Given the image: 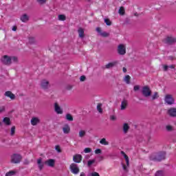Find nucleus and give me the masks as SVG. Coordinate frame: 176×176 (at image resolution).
Here are the masks:
<instances>
[{
	"label": "nucleus",
	"instance_id": "nucleus-57",
	"mask_svg": "<svg viewBox=\"0 0 176 176\" xmlns=\"http://www.w3.org/2000/svg\"><path fill=\"white\" fill-rule=\"evenodd\" d=\"M12 31H17V26H13Z\"/></svg>",
	"mask_w": 176,
	"mask_h": 176
},
{
	"label": "nucleus",
	"instance_id": "nucleus-59",
	"mask_svg": "<svg viewBox=\"0 0 176 176\" xmlns=\"http://www.w3.org/2000/svg\"><path fill=\"white\" fill-rule=\"evenodd\" d=\"M174 58H175L174 56H169V60H174Z\"/></svg>",
	"mask_w": 176,
	"mask_h": 176
},
{
	"label": "nucleus",
	"instance_id": "nucleus-18",
	"mask_svg": "<svg viewBox=\"0 0 176 176\" xmlns=\"http://www.w3.org/2000/svg\"><path fill=\"white\" fill-rule=\"evenodd\" d=\"M54 111L58 114L61 115L63 113V109H61V107H60V106H58V104L57 102H56L54 104Z\"/></svg>",
	"mask_w": 176,
	"mask_h": 176
},
{
	"label": "nucleus",
	"instance_id": "nucleus-7",
	"mask_svg": "<svg viewBox=\"0 0 176 176\" xmlns=\"http://www.w3.org/2000/svg\"><path fill=\"white\" fill-rule=\"evenodd\" d=\"M69 169L71 173H72L75 175H76V174H79L80 170H79V166H78V164L75 163H72L69 166Z\"/></svg>",
	"mask_w": 176,
	"mask_h": 176
},
{
	"label": "nucleus",
	"instance_id": "nucleus-23",
	"mask_svg": "<svg viewBox=\"0 0 176 176\" xmlns=\"http://www.w3.org/2000/svg\"><path fill=\"white\" fill-rule=\"evenodd\" d=\"M122 129L124 134H127L129 130H130V126H129V124L124 123Z\"/></svg>",
	"mask_w": 176,
	"mask_h": 176
},
{
	"label": "nucleus",
	"instance_id": "nucleus-61",
	"mask_svg": "<svg viewBox=\"0 0 176 176\" xmlns=\"http://www.w3.org/2000/svg\"><path fill=\"white\" fill-rule=\"evenodd\" d=\"M121 155H122L123 156H124V155H126V153H124V151H121Z\"/></svg>",
	"mask_w": 176,
	"mask_h": 176
},
{
	"label": "nucleus",
	"instance_id": "nucleus-54",
	"mask_svg": "<svg viewBox=\"0 0 176 176\" xmlns=\"http://www.w3.org/2000/svg\"><path fill=\"white\" fill-rule=\"evenodd\" d=\"M110 119L111 120H116V117L115 116H111Z\"/></svg>",
	"mask_w": 176,
	"mask_h": 176
},
{
	"label": "nucleus",
	"instance_id": "nucleus-5",
	"mask_svg": "<svg viewBox=\"0 0 176 176\" xmlns=\"http://www.w3.org/2000/svg\"><path fill=\"white\" fill-rule=\"evenodd\" d=\"M164 101L168 105H173L175 100H174V98H173V95L167 94L165 96Z\"/></svg>",
	"mask_w": 176,
	"mask_h": 176
},
{
	"label": "nucleus",
	"instance_id": "nucleus-25",
	"mask_svg": "<svg viewBox=\"0 0 176 176\" xmlns=\"http://www.w3.org/2000/svg\"><path fill=\"white\" fill-rule=\"evenodd\" d=\"M66 120L68 122H74V117L70 113H67L65 116Z\"/></svg>",
	"mask_w": 176,
	"mask_h": 176
},
{
	"label": "nucleus",
	"instance_id": "nucleus-38",
	"mask_svg": "<svg viewBox=\"0 0 176 176\" xmlns=\"http://www.w3.org/2000/svg\"><path fill=\"white\" fill-rule=\"evenodd\" d=\"M35 38L34 37H29V43H30V45H34V43H35Z\"/></svg>",
	"mask_w": 176,
	"mask_h": 176
},
{
	"label": "nucleus",
	"instance_id": "nucleus-41",
	"mask_svg": "<svg viewBox=\"0 0 176 176\" xmlns=\"http://www.w3.org/2000/svg\"><path fill=\"white\" fill-rule=\"evenodd\" d=\"M127 167H129V166H127V165L126 166L125 164H122V168H123L124 173H129V169L127 168Z\"/></svg>",
	"mask_w": 176,
	"mask_h": 176
},
{
	"label": "nucleus",
	"instance_id": "nucleus-49",
	"mask_svg": "<svg viewBox=\"0 0 176 176\" xmlns=\"http://www.w3.org/2000/svg\"><path fill=\"white\" fill-rule=\"evenodd\" d=\"M5 111H6L5 106H3V107H0V113H2V112H5Z\"/></svg>",
	"mask_w": 176,
	"mask_h": 176
},
{
	"label": "nucleus",
	"instance_id": "nucleus-48",
	"mask_svg": "<svg viewBox=\"0 0 176 176\" xmlns=\"http://www.w3.org/2000/svg\"><path fill=\"white\" fill-rule=\"evenodd\" d=\"M102 151H101V149H100V148H97L96 150H95V153L96 154V155H98V154H100V153H102Z\"/></svg>",
	"mask_w": 176,
	"mask_h": 176
},
{
	"label": "nucleus",
	"instance_id": "nucleus-53",
	"mask_svg": "<svg viewBox=\"0 0 176 176\" xmlns=\"http://www.w3.org/2000/svg\"><path fill=\"white\" fill-rule=\"evenodd\" d=\"M23 164H25V166L30 164V161H28V160H25V161L23 162Z\"/></svg>",
	"mask_w": 176,
	"mask_h": 176
},
{
	"label": "nucleus",
	"instance_id": "nucleus-46",
	"mask_svg": "<svg viewBox=\"0 0 176 176\" xmlns=\"http://www.w3.org/2000/svg\"><path fill=\"white\" fill-rule=\"evenodd\" d=\"M164 71L166 72V71H168V65H163Z\"/></svg>",
	"mask_w": 176,
	"mask_h": 176
},
{
	"label": "nucleus",
	"instance_id": "nucleus-12",
	"mask_svg": "<svg viewBox=\"0 0 176 176\" xmlns=\"http://www.w3.org/2000/svg\"><path fill=\"white\" fill-rule=\"evenodd\" d=\"M82 155L76 154L73 156V161L74 163H80V162H82Z\"/></svg>",
	"mask_w": 176,
	"mask_h": 176
},
{
	"label": "nucleus",
	"instance_id": "nucleus-15",
	"mask_svg": "<svg viewBox=\"0 0 176 176\" xmlns=\"http://www.w3.org/2000/svg\"><path fill=\"white\" fill-rule=\"evenodd\" d=\"M20 20L22 23H27L30 21V16L27 14H23L21 16Z\"/></svg>",
	"mask_w": 176,
	"mask_h": 176
},
{
	"label": "nucleus",
	"instance_id": "nucleus-50",
	"mask_svg": "<svg viewBox=\"0 0 176 176\" xmlns=\"http://www.w3.org/2000/svg\"><path fill=\"white\" fill-rule=\"evenodd\" d=\"M90 176H100V174L97 172H94L90 174Z\"/></svg>",
	"mask_w": 176,
	"mask_h": 176
},
{
	"label": "nucleus",
	"instance_id": "nucleus-14",
	"mask_svg": "<svg viewBox=\"0 0 176 176\" xmlns=\"http://www.w3.org/2000/svg\"><path fill=\"white\" fill-rule=\"evenodd\" d=\"M4 96H6V97H9V98H10V100H15L16 99V95H14L10 91H6L5 94H4Z\"/></svg>",
	"mask_w": 176,
	"mask_h": 176
},
{
	"label": "nucleus",
	"instance_id": "nucleus-32",
	"mask_svg": "<svg viewBox=\"0 0 176 176\" xmlns=\"http://www.w3.org/2000/svg\"><path fill=\"white\" fill-rule=\"evenodd\" d=\"M164 171L163 170H158L155 174V176H164Z\"/></svg>",
	"mask_w": 176,
	"mask_h": 176
},
{
	"label": "nucleus",
	"instance_id": "nucleus-60",
	"mask_svg": "<svg viewBox=\"0 0 176 176\" xmlns=\"http://www.w3.org/2000/svg\"><path fill=\"white\" fill-rule=\"evenodd\" d=\"M134 16H135L136 17H138V16H140V14H138L137 12L134 13Z\"/></svg>",
	"mask_w": 176,
	"mask_h": 176
},
{
	"label": "nucleus",
	"instance_id": "nucleus-6",
	"mask_svg": "<svg viewBox=\"0 0 176 176\" xmlns=\"http://www.w3.org/2000/svg\"><path fill=\"white\" fill-rule=\"evenodd\" d=\"M1 63L4 64V65H10V64H12V57L8 55H4L1 58Z\"/></svg>",
	"mask_w": 176,
	"mask_h": 176
},
{
	"label": "nucleus",
	"instance_id": "nucleus-26",
	"mask_svg": "<svg viewBox=\"0 0 176 176\" xmlns=\"http://www.w3.org/2000/svg\"><path fill=\"white\" fill-rule=\"evenodd\" d=\"M131 79V77H130L129 75L125 76V77L124 78V80L126 83V85H130Z\"/></svg>",
	"mask_w": 176,
	"mask_h": 176
},
{
	"label": "nucleus",
	"instance_id": "nucleus-44",
	"mask_svg": "<svg viewBox=\"0 0 176 176\" xmlns=\"http://www.w3.org/2000/svg\"><path fill=\"white\" fill-rule=\"evenodd\" d=\"M55 149L58 153H61V149H60V146L58 145L55 146Z\"/></svg>",
	"mask_w": 176,
	"mask_h": 176
},
{
	"label": "nucleus",
	"instance_id": "nucleus-1",
	"mask_svg": "<svg viewBox=\"0 0 176 176\" xmlns=\"http://www.w3.org/2000/svg\"><path fill=\"white\" fill-rule=\"evenodd\" d=\"M167 153L166 151H160L156 155H151L149 159L151 162H162L166 160Z\"/></svg>",
	"mask_w": 176,
	"mask_h": 176
},
{
	"label": "nucleus",
	"instance_id": "nucleus-3",
	"mask_svg": "<svg viewBox=\"0 0 176 176\" xmlns=\"http://www.w3.org/2000/svg\"><path fill=\"white\" fill-rule=\"evenodd\" d=\"M21 160H23V156L20 154L15 153L11 157V163H14V164H19Z\"/></svg>",
	"mask_w": 176,
	"mask_h": 176
},
{
	"label": "nucleus",
	"instance_id": "nucleus-21",
	"mask_svg": "<svg viewBox=\"0 0 176 176\" xmlns=\"http://www.w3.org/2000/svg\"><path fill=\"white\" fill-rule=\"evenodd\" d=\"M3 123L6 124V126H10L12 124V122L10 121V118L6 117L3 119Z\"/></svg>",
	"mask_w": 176,
	"mask_h": 176
},
{
	"label": "nucleus",
	"instance_id": "nucleus-8",
	"mask_svg": "<svg viewBox=\"0 0 176 176\" xmlns=\"http://www.w3.org/2000/svg\"><path fill=\"white\" fill-rule=\"evenodd\" d=\"M118 53L120 56H124L126 53V46L123 44H120L118 47Z\"/></svg>",
	"mask_w": 176,
	"mask_h": 176
},
{
	"label": "nucleus",
	"instance_id": "nucleus-47",
	"mask_svg": "<svg viewBox=\"0 0 176 176\" xmlns=\"http://www.w3.org/2000/svg\"><path fill=\"white\" fill-rule=\"evenodd\" d=\"M134 91H138L140 90V85H135L133 87Z\"/></svg>",
	"mask_w": 176,
	"mask_h": 176
},
{
	"label": "nucleus",
	"instance_id": "nucleus-56",
	"mask_svg": "<svg viewBox=\"0 0 176 176\" xmlns=\"http://www.w3.org/2000/svg\"><path fill=\"white\" fill-rule=\"evenodd\" d=\"M66 89L67 90H71L72 89V85H67Z\"/></svg>",
	"mask_w": 176,
	"mask_h": 176
},
{
	"label": "nucleus",
	"instance_id": "nucleus-40",
	"mask_svg": "<svg viewBox=\"0 0 176 176\" xmlns=\"http://www.w3.org/2000/svg\"><path fill=\"white\" fill-rule=\"evenodd\" d=\"M15 174H16V171L10 170L6 174V176H12V175H14Z\"/></svg>",
	"mask_w": 176,
	"mask_h": 176
},
{
	"label": "nucleus",
	"instance_id": "nucleus-51",
	"mask_svg": "<svg viewBox=\"0 0 176 176\" xmlns=\"http://www.w3.org/2000/svg\"><path fill=\"white\" fill-rule=\"evenodd\" d=\"M12 60V61H14V63H17V61H18V59H17V57H16V56H12V58H11V60Z\"/></svg>",
	"mask_w": 176,
	"mask_h": 176
},
{
	"label": "nucleus",
	"instance_id": "nucleus-24",
	"mask_svg": "<svg viewBox=\"0 0 176 176\" xmlns=\"http://www.w3.org/2000/svg\"><path fill=\"white\" fill-rule=\"evenodd\" d=\"M37 164L38 165V168L40 171H42V169L43 168L44 164L42 163V158H39L37 160Z\"/></svg>",
	"mask_w": 176,
	"mask_h": 176
},
{
	"label": "nucleus",
	"instance_id": "nucleus-4",
	"mask_svg": "<svg viewBox=\"0 0 176 176\" xmlns=\"http://www.w3.org/2000/svg\"><path fill=\"white\" fill-rule=\"evenodd\" d=\"M162 42L165 43V45H174V43H176V38L168 36L162 40Z\"/></svg>",
	"mask_w": 176,
	"mask_h": 176
},
{
	"label": "nucleus",
	"instance_id": "nucleus-11",
	"mask_svg": "<svg viewBox=\"0 0 176 176\" xmlns=\"http://www.w3.org/2000/svg\"><path fill=\"white\" fill-rule=\"evenodd\" d=\"M167 113L170 118H176V108H170L168 110Z\"/></svg>",
	"mask_w": 176,
	"mask_h": 176
},
{
	"label": "nucleus",
	"instance_id": "nucleus-62",
	"mask_svg": "<svg viewBox=\"0 0 176 176\" xmlns=\"http://www.w3.org/2000/svg\"><path fill=\"white\" fill-rule=\"evenodd\" d=\"M80 176H85V173H83V172L81 173Z\"/></svg>",
	"mask_w": 176,
	"mask_h": 176
},
{
	"label": "nucleus",
	"instance_id": "nucleus-63",
	"mask_svg": "<svg viewBox=\"0 0 176 176\" xmlns=\"http://www.w3.org/2000/svg\"><path fill=\"white\" fill-rule=\"evenodd\" d=\"M87 2H91L92 0H87Z\"/></svg>",
	"mask_w": 176,
	"mask_h": 176
},
{
	"label": "nucleus",
	"instance_id": "nucleus-55",
	"mask_svg": "<svg viewBox=\"0 0 176 176\" xmlns=\"http://www.w3.org/2000/svg\"><path fill=\"white\" fill-rule=\"evenodd\" d=\"M168 68H170L171 69H175V65H171L168 66Z\"/></svg>",
	"mask_w": 176,
	"mask_h": 176
},
{
	"label": "nucleus",
	"instance_id": "nucleus-28",
	"mask_svg": "<svg viewBox=\"0 0 176 176\" xmlns=\"http://www.w3.org/2000/svg\"><path fill=\"white\" fill-rule=\"evenodd\" d=\"M118 13L121 16H124V13H125L124 7H120L118 10Z\"/></svg>",
	"mask_w": 176,
	"mask_h": 176
},
{
	"label": "nucleus",
	"instance_id": "nucleus-13",
	"mask_svg": "<svg viewBox=\"0 0 176 176\" xmlns=\"http://www.w3.org/2000/svg\"><path fill=\"white\" fill-rule=\"evenodd\" d=\"M55 164H56V160L53 159H50L45 162V164L48 166V167H54Z\"/></svg>",
	"mask_w": 176,
	"mask_h": 176
},
{
	"label": "nucleus",
	"instance_id": "nucleus-34",
	"mask_svg": "<svg viewBox=\"0 0 176 176\" xmlns=\"http://www.w3.org/2000/svg\"><path fill=\"white\" fill-rule=\"evenodd\" d=\"M166 131H173L174 128L171 125H166Z\"/></svg>",
	"mask_w": 176,
	"mask_h": 176
},
{
	"label": "nucleus",
	"instance_id": "nucleus-35",
	"mask_svg": "<svg viewBox=\"0 0 176 176\" xmlns=\"http://www.w3.org/2000/svg\"><path fill=\"white\" fill-rule=\"evenodd\" d=\"M124 158L125 159V162H126L127 167H129L130 161L129 160V156H127V155H124Z\"/></svg>",
	"mask_w": 176,
	"mask_h": 176
},
{
	"label": "nucleus",
	"instance_id": "nucleus-33",
	"mask_svg": "<svg viewBox=\"0 0 176 176\" xmlns=\"http://www.w3.org/2000/svg\"><path fill=\"white\" fill-rule=\"evenodd\" d=\"M85 135H86V131H85L81 130V131H79V137L80 138H83V137H85Z\"/></svg>",
	"mask_w": 176,
	"mask_h": 176
},
{
	"label": "nucleus",
	"instance_id": "nucleus-9",
	"mask_svg": "<svg viewBox=\"0 0 176 176\" xmlns=\"http://www.w3.org/2000/svg\"><path fill=\"white\" fill-rule=\"evenodd\" d=\"M41 86L42 89H43V90H47V89H49V87H50V82H49L48 80H42Z\"/></svg>",
	"mask_w": 176,
	"mask_h": 176
},
{
	"label": "nucleus",
	"instance_id": "nucleus-27",
	"mask_svg": "<svg viewBox=\"0 0 176 176\" xmlns=\"http://www.w3.org/2000/svg\"><path fill=\"white\" fill-rule=\"evenodd\" d=\"M159 98V93L155 92L154 94L151 96V100L155 101V100H157Z\"/></svg>",
	"mask_w": 176,
	"mask_h": 176
},
{
	"label": "nucleus",
	"instance_id": "nucleus-30",
	"mask_svg": "<svg viewBox=\"0 0 176 176\" xmlns=\"http://www.w3.org/2000/svg\"><path fill=\"white\" fill-rule=\"evenodd\" d=\"M67 17L64 14L58 15V20H60V21H65Z\"/></svg>",
	"mask_w": 176,
	"mask_h": 176
},
{
	"label": "nucleus",
	"instance_id": "nucleus-42",
	"mask_svg": "<svg viewBox=\"0 0 176 176\" xmlns=\"http://www.w3.org/2000/svg\"><path fill=\"white\" fill-rule=\"evenodd\" d=\"M47 0H36V2L38 3H40V5H43Z\"/></svg>",
	"mask_w": 176,
	"mask_h": 176
},
{
	"label": "nucleus",
	"instance_id": "nucleus-17",
	"mask_svg": "<svg viewBox=\"0 0 176 176\" xmlns=\"http://www.w3.org/2000/svg\"><path fill=\"white\" fill-rule=\"evenodd\" d=\"M127 105H129V102H127V100L123 99V100L121 102V111H124L126 108H127Z\"/></svg>",
	"mask_w": 176,
	"mask_h": 176
},
{
	"label": "nucleus",
	"instance_id": "nucleus-52",
	"mask_svg": "<svg viewBox=\"0 0 176 176\" xmlns=\"http://www.w3.org/2000/svg\"><path fill=\"white\" fill-rule=\"evenodd\" d=\"M125 24H130V19L126 18L124 21Z\"/></svg>",
	"mask_w": 176,
	"mask_h": 176
},
{
	"label": "nucleus",
	"instance_id": "nucleus-19",
	"mask_svg": "<svg viewBox=\"0 0 176 176\" xmlns=\"http://www.w3.org/2000/svg\"><path fill=\"white\" fill-rule=\"evenodd\" d=\"M30 123L32 126H36L38 123H41V120L36 117H33L30 121Z\"/></svg>",
	"mask_w": 176,
	"mask_h": 176
},
{
	"label": "nucleus",
	"instance_id": "nucleus-36",
	"mask_svg": "<svg viewBox=\"0 0 176 176\" xmlns=\"http://www.w3.org/2000/svg\"><path fill=\"white\" fill-rule=\"evenodd\" d=\"M15 133H16V126H12L10 131V135H14Z\"/></svg>",
	"mask_w": 176,
	"mask_h": 176
},
{
	"label": "nucleus",
	"instance_id": "nucleus-2",
	"mask_svg": "<svg viewBox=\"0 0 176 176\" xmlns=\"http://www.w3.org/2000/svg\"><path fill=\"white\" fill-rule=\"evenodd\" d=\"M142 94L143 97H145V98H148V97H151V96H152V90H151L149 86L146 85L142 87Z\"/></svg>",
	"mask_w": 176,
	"mask_h": 176
},
{
	"label": "nucleus",
	"instance_id": "nucleus-10",
	"mask_svg": "<svg viewBox=\"0 0 176 176\" xmlns=\"http://www.w3.org/2000/svg\"><path fill=\"white\" fill-rule=\"evenodd\" d=\"M96 31L99 33V35L103 38H108V36H109V33L107 32H102V30H101V28H96Z\"/></svg>",
	"mask_w": 176,
	"mask_h": 176
},
{
	"label": "nucleus",
	"instance_id": "nucleus-22",
	"mask_svg": "<svg viewBox=\"0 0 176 176\" xmlns=\"http://www.w3.org/2000/svg\"><path fill=\"white\" fill-rule=\"evenodd\" d=\"M116 64H118V62L109 63L104 66V68L106 69H109V68H113V67H115V65H116Z\"/></svg>",
	"mask_w": 176,
	"mask_h": 176
},
{
	"label": "nucleus",
	"instance_id": "nucleus-29",
	"mask_svg": "<svg viewBox=\"0 0 176 176\" xmlns=\"http://www.w3.org/2000/svg\"><path fill=\"white\" fill-rule=\"evenodd\" d=\"M100 144H102V145H109V142H108L107 141V139L105 138H102L100 141Z\"/></svg>",
	"mask_w": 176,
	"mask_h": 176
},
{
	"label": "nucleus",
	"instance_id": "nucleus-37",
	"mask_svg": "<svg viewBox=\"0 0 176 176\" xmlns=\"http://www.w3.org/2000/svg\"><path fill=\"white\" fill-rule=\"evenodd\" d=\"M104 23L106 25H112V22L111 20H109V19H104Z\"/></svg>",
	"mask_w": 176,
	"mask_h": 176
},
{
	"label": "nucleus",
	"instance_id": "nucleus-39",
	"mask_svg": "<svg viewBox=\"0 0 176 176\" xmlns=\"http://www.w3.org/2000/svg\"><path fill=\"white\" fill-rule=\"evenodd\" d=\"M94 163H96V160H89L87 162V166L88 167H91V164H94Z\"/></svg>",
	"mask_w": 176,
	"mask_h": 176
},
{
	"label": "nucleus",
	"instance_id": "nucleus-45",
	"mask_svg": "<svg viewBox=\"0 0 176 176\" xmlns=\"http://www.w3.org/2000/svg\"><path fill=\"white\" fill-rule=\"evenodd\" d=\"M85 80H86V76H81L80 77V82H85Z\"/></svg>",
	"mask_w": 176,
	"mask_h": 176
},
{
	"label": "nucleus",
	"instance_id": "nucleus-20",
	"mask_svg": "<svg viewBox=\"0 0 176 176\" xmlns=\"http://www.w3.org/2000/svg\"><path fill=\"white\" fill-rule=\"evenodd\" d=\"M78 32L79 38L83 39V38H85V30H83V28H79L78 30Z\"/></svg>",
	"mask_w": 176,
	"mask_h": 176
},
{
	"label": "nucleus",
	"instance_id": "nucleus-58",
	"mask_svg": "<svg viewBox=\"0 0 176 176\" xmlns=\"http://www.w3.org/2000/svg\"><path fill=\"white\" fill-rule=\"evenodd\" d=\"M122 71L126 74V72H127V69L126 67H123Z\"/></svg>",
	"mask_w": 176,
	"mask_h": 176
},
{
	"label": "nucleus",
	"instance_id": "nucleus-31",
	"mask_svg": "<svg viewBox=\"0 0 176 176\" xmlns=\"http://www.w3.org/2000/svg\"><path fill=\"white\" fill-rule=\"evenodd\" d=\"M101 107H102V104L98 103L97 105V110L100 113H102V108H101Z\"/></svg>",
	"mask_w": 176,
	"mask_h": 176
},
{
	"label": "nucleus",
	"instance_id": "nucleus-16",
	"mask_svg": "<svg viewBox=\"0 0 176 176\" xmlns=\"http://www.w3.org/2000/svg\"><path fill=\"white\" fill-rule=\"evenodd\" d=\"M64 134H69L71 133V127L68 124H65L63 128Z\"/></svg>",
	"mask_w": 176,
	"mask_h": 176
},
{
	"label": "nucleus",
	"instance_id": "nucleus-43",
	"mask_svg": "<svg viewBox=\"0 0 176 176\" xmlns=\"http://www.w3.org/2000/svg\"><path fill=\"white\" fill-rule=\"evenodd\" d=\"M84 152H85V153H90V152H91V148H85L84 149Z\"/></svg>",
	"mask_w": 176,
	"mask_h": 176
},
{
	"label": "nucleus",
	"instance_id": "nucleus-64",
	"mask_svg": "<svg viewBox=\"0 0 176 176\" xmlns=\"http://www.w3.org/2000/svg\"><path fill=\"white\" fill-rule=\"evenodd\" d=\"M0 126H2V122H0Z\"/></svg>",
	"mask_w": 176,
	"mask_h": 176
}]
</instances>
